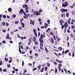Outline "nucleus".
<instances>
[{"instance_id":"obj_7","label":"nucleus","mask_w":75,"mask_h":75,"mask_svg":"<svg viewBox=\"0 0 75 75\" xmlns=\"http://www.w3.org/2000/svg\"><path fill=\"white\" fill-rule=\"evenodd\" d=\"M32 42V38H30L28 40V45H30V43Z\"/></svg>"},{"instance_id":"obj_29","label":"nucleus","mask_w":75,"mask_h":75,"mask_svg":"<svg viewBox=\"0 0 75 75\" xmlns=\"http://www.w3.org/2000/svg\"><path fill=\"white\" fill-rule=\"evenodd\" d=\"M15 24H17L18 23H19V21L18 20V21H16L15 22Z\"/></svg>"},{"instance_id":"obj_64","label":"nucleus","mask_w":75,"mask_h":75,"mask_svg":"<svg viewBox=\"0 0 75 75\" xmlns=\"http://www.w3.org/2000/svg\"><path fill=\"white\" fill-rule=\"evenodd\" d=\"M18 31V29H17L15 30H14V32H16V31Z\"/></svg>"},{"instance_id":"obj_62","label":"nucleus","mask_w":75,"mask_h":75,"mask_svg":"<svg viewBox=\"0 0 75 75\" xmlns=\"http://www.w3.org/2000/svg\"><path fill=\"white\" fill-rule=\"evenodd\" d=\"M71 32V31H69V29H68L67 30V33H70Z\"/></svg>"},{"instance_id":"obj_19","label":"nucleus","mask_w":75,"mask_h":75,"mask_svg":"<svg viewBox=\"0 0 75 75\" xmlns=\"http://www.w3.org/2000/svg\"><path fill=\"white\" fill-rule=\"evenodd\" d=\"M44 67H42V69L40 70V72H44Z\"/></svg>"},{"instance_id":"obj_43","label":"nucleus","mask_w":75,"mask_h":75,"mask_svg":"<svg viewBox=\"0 0 75 75\" xmlns=\"http://www.w3.org/2000/svg\"><path fill=\"white\" fill-rule=\"evenodd\" d=\"M47 65L48 67H50V63H47Z\"/></svg>"},{"instance_id":"obj_46","label":"nucleus","mask_w":75,"mask_h":75,"mask_svg":"<svg viewBox=\"0 0 75 75\" xmlns=\"http://www.w3.org/2000/svg\"><path fill=\"white\" fill-rule=\"evenodd\" d=\"M58 68L59 69H58V71H61V67H58Z\"/></svg>"},{"instance_id":"obj_14","label":"nucleus","mask_w":75,"mask_h":75,"mask_svg":"<svg viewBox=\"0 0 75 75\" xmlns=\"http://www.w3.org/2000/svg\"><path fill=\"white\" fill-rule=\"evenodd\" d=\"M6 39H9L10 38V37L9 36V34L7 33L6 36Z\"/></svg>"},{"instance_id":"obj_27","label":"nucleus","mask_w":75,"mask_h":75,"mask_svg":"<svg viewBox=\"0 0 75 75\" xmlns=\"http://www.w3.org/2000/svg\"><path fill=\"white\" fill-rule=\"evenodd\" d=\"M67 52H69V50H66L65 52V54H67Z\"/></svg>"},{"instance_id":"obj_59","label":"nucleus","mask_w":75,"mask_h":75,"mask_svg":"<svg viewBox=\"0 0 75 75\" xmlns=\"http://www.w3.org/2000/svg\"><path fill=\"white\" fill-rule=\"evenodd\" d=\"M41 28H45V25H44V26H41Z\"/></svg>"},{"instance_id":"obj_39","label":"nucleus","mask_w":75,"mask_h":75,"mask_svg":"<svg viewBox=\"0 0 75 75\" xmlns=\"http://www.w3.org/2000/svg\"><path fill=\"white\" fill-rule=\"evenodd\" d=\"M47 69V67H46L44 69L45 71H46Z\"/></svg>"},{"instance_id":"obj_44","label":"nucleus","mask_w":75,"mask_h":75,"mask_svg":"<svg viewBox=\"0 0 75 75\" xmlns=\"http://www.w3.org/2000/svg\"><path fill=\"white\" fill-rule=\"evenodd\" d=\"M6 26H8V25H9V23H6Z\"/></svg>"},{"instance_id":"obj_20","label":"nucleus","mask_w":75,"mask_h":75,"mask_svg":"<svg viewBox=\"0 0 75 75\" xmlns=\"http://www.w3.org/2000/svg\"><path fill=\"white\" fill-rule=\"evenodd\" d=\"M8 10L9 12H11V11H12V9H11V8H8Z\"/></svg>"},{"instance_id":"obj_3","label":"nucleus","mask_w":75,"mask_h":75,"mask_svg":"<svg viewBox=\"0 0 75 75\" xmlns=\"http://www.w3.org/2000/svg\"><path fill=\"white\" fill-rule=\"evenodd\" d=\"M59 22L61 24V25H62V28H61L62 29H63L64 28V25H62V23H64V21L62 19L61 20H59Z\"/></svg>"},{"instance_id":"obj_54","label":"nucleus","mask_w":75,"mask_h":75,"mask_svg":"<svg viewBox=\"0 0 75 75\" xmlns=\"http://www.w3.org/2000/svg\"><path fill=\"white\" fill-rule=\"evenodd\" d=\"M6 71H7V69H5L3 70V72H6Z\"/></svg>"},{"instance_id":"obj_49","label":"nucleus","mask_w":75,"mask_h":75,"mask_svg":"<svg viewBox=\"0 0 75 75\" xmlns=\"http://www.w3.org/2000/svg\"><path fill=\"white\" fill-rule=\"evenodd\" d=\"M1 17H2V15H0V21H1Z\"/></svg>"},{"instance_id":"obj_50","label":"nucleus","mask_w":75,"mask_h":75,"mask_svg":"<svg viewBox=\"0 0 75 75\" xmlns=\"http://www.w3.org/2000/svg\"><path fill=\"white\" fill-rule=\"evenodd\" d=\"M7 67H8V68H10V64H7Z\"/></svg>"},{"instance_id":"obj_48","label":"nucleus","mask_w":75,"mask_h":75,"mask_svg":"<svg viewBox=\"0 0 75 75\" xmlns=\"http://www.w3.org/2000/svg\"><path fill=\"white\" fill-rule=\"evenodd\" d=\"M2 42L3 43H4V44H6V41H5V40L2 41Z\"/></svg>"},{"instance_id":"obj_41","label":"nucleus","mask_w":75,"mask_h":75,"mask_svg":"<svg viewBox=\"0 0 75 75\" xmlns=\"http://www.w3.org/2000/svg\"><path fill=\"white\" fill-rule=\"evenodd\" d=\"M45 50L46 51L47 53H48V50H47V49L46 47L45 48Z\"/></svg>"},{"instance_id":"obj_8","label":"nucleus","mask_w":75,"mask_h":75,"mask_svg":"<svg viewBox=\"0 0 75 75\" xmlns=\"http://www.w3.org/2000/svg\"><path fill=\"white\" fill-rule=\"evenodd\" d=\"M19 13L20 14H22L23 13H25V12H24V10L23 9H21L20 11H19Z\"/></svg>"},{"instance_id":"obj_57","label":"nucleus","mask_w":75,"mask_h":75,"mask_svg":"<svg viewBox=\"0 0 75 75\" xmlns=\"http://www.w3.org/2000/svg\"><path fill=\"white\" fill-rule=\"evenodd\" d=\"M38 20L39 22H40V21H41V18H39Z\"/></svg>"},{"instance_id":"obj_16","label":"nucleus","mask_w":75,"mask_h":75,"mask_svg":"<svg viewBox=\"0 0 75 75\" xmlns=\"http://www.w3.org/2000/svg\"><path fill=\"white\" fill-rule=\"evenodd\" d=\"M62 10L63 11H64V12H67L68 11V10H67V9H64L63 8H62Z\"/></svg>"},{"instance_id":"obj_31","label":"nucleus","mask_w":75,"mask_h":75,"mask_svg":"<svg viewBox=\"0 0 75 75\" xmlns=\"http://www.w3.org/2000/svg\"><path fill=\"white\" fill-rule=\"evenodd\" d=\"M57 41H59V40H61V39H60V38H58V37H57Z\"/></svg>"},{"instance_id":"obj_25","label":"nucleus","mask_w":75,"mask_h":75,"mask_svg":"<svg viewBox=\"0 0 75 75\" xmlns=\"http://www.w3.org/2000/svg\"><path fill=\"white\" fill-rule=\"evenodd\" d=\"M12 17H13V18H16V15L15 14H13L12 16Z\"/></svg>"},{"instance_id":"obj_56","label":"nucleus","mask_w":75,"mask_h":75,"mask_svg":"<svg viewBox=\"0 0 75 75\" xmlns=\"http://www.w3.org/2000/svg\"><path fill=\"white\" fill-rule=\"evenodd\" d=\"M64 71L66 72V73L67 74V69H64Z\"/></svg>"},{"instance_id":"obj_30","label":"nucleus","mask_w":75,"mask_h":75,"mask_svg":"<svg viewBox=\"0 0 75 75\" xmlns=\"http://www.w3.org/2000/svg\"><path fill=\"white\" fill-rule=\"evenodd\" d=\"M70 35L71 37H73V36H74V35L73 34V33H71L70 34Z\"/></svg>"},{"instance_id":"obj_51","label":"nucleus","mask_w":75,"mask_h":75,"mask_svg":"<svg viewBox=\"0 0 75 75\" xmlns=\"http://www.w3.org/2000/svg\"><path fill=\"white\" fill-rule=\"evenodd\" d=\"M24 64V61H23L22 63V66H23Z\"/></svg>"},{"instance_id":"obj_10","label":"nucleus","mask_w":75,"mask_h":75,"mask_svg":"<svg viewBox=\"0 0 75 75\" xmlns=\"http://www.w3.org/2000/svg\"><path fill=\"white\" fill-rule=\"evenodd\" d=\"M19 51L20 54H24L25 53V52H21V48H20V47H19Z\"/></svg>"},{"instance_id":"obj_63","label":"nucleus","mask_w":75,"mask_h":75,"mask_svg":"<svg viewBox=\"0 0 75 75\" xmlns=\"http://www.w3.org/2000/svg\"><path fill=\"white\" fill-rule=\"evenodd\" d=\"M67 23L69 24H70V21H67Z\"/></svg>"},{"instance_id":"obj_35","label":"nucleus","mask_w":75,"mask_h":75,"mask_svg":"<svg viewBox=\"0 0 75 75\" xmlns=\"http://www.w3.org/2000/svg\"><path fill=\"white\" fill-rule=\"evenodd\" d=\"M3 17L4 18H6V15H3Z\"/></svg>"},{"instance_id":"obj_34","label":"nucleus","mask_w":75,"mask_h":75,"mask_svg":"<svg viewBox=\"0 0 75 75\" xmlns=\"http://www.w3.org/2000/svg\"><path fill=\"white\" fill-rule=\"evenodd\" d=\"M18 28L19 30H22V27L21 26V27L18 26Z\"/></svg>"},{"instance_id":"obj_52","label":"nucleus","mask_w":75,"mask_h":75,"mask_svg":"<svg viewBox=\"0 0 75 75\" xmlns=\"http://www.w3.org/2000/svg\"><path fill=\"white\" fill-rule=\"evenodd\" d=\"M29 52L30 54H32V52H33V50H30Z\"/></svg>"},{"instance_id":"obj_1","label":"nucleus","mask_w":75,"mask_h":75,"mask_svg":"<svg viewBox=\"0 0 75 75\" xmlns=\"http://www.w3.org/2000/svg\"><path fill=\"white\" fill-rule=\"evenodd\" d=\"M42 36H43L42 34H41L40 38L39 39V41L40 42V45H41V44L42 47H43V44H44V42L43 41V40H42V38H43V37Z\"/></svg>"},{"instance_id":"obj_37","label":"nucleus","mask_w":75,"mask_h":75,"mask_svg":"<svg viewBox=\"0 0 75 75\" xmlns=\"http://www.w3.org/2000/svg\"><path fill=\"white\" fill-rule=\"evenodd\" d=\"M3 64V62H2V61L1 60L0 61V65H1Z\"/></svg>"},{"instance_id":"obj_32","label":"nucleus","mask_w":75,"mask_h":75,"mask_svg":"<svg viewBox=\"0 0 75 75\" xmlns=\"http://www.w3.org/2000/svg\"><path fill=\"white\" fill-rule=\"evenodd\" d=\"M2 25L4 26H5L6 25V23H5V22H4L2 23Z\"/></svg>"},{"instance_id":"obj_36","label":"nucleus","mask_w":75,"mask_h":75,"mask_svg":"<svg viewBox=\"0 0 75 75\" xmlns=\"http://www.w3.org/2000/svg\"><path fill=\"white\" fill-rule=\"evenodd\" d=\"M47 22L49 24L50 23V21L49 20H47Z\"/></svg>"},{"instance_id":"obj_15","label":"nucleus","mask_w":75,"mask_h":75,"mask_svg":"<svg viewBox=\"0 0 75 75\" xmlns=\"http://www.w3.org/2000/svg\"><path fill=\"white\" fill-rule=\"evenodd\" d=\"M34 43L36 45H37L38 44V41H35Z\"/></svg>"},{"instance_id":"obj_58","label":"nucleus","mask_w":75,"mask_h":75,"mask_svg":"<svg viewBox=\"0 0 75 75\" xmlns=\"http://www.w3.org/2000/svg\"><path fill=\"white\" fill-rule=\"evenodd\" d=\"M11 62H12V60H10L8 61L9 63H11Z\"/></svg>"},{"instance_id":"obj_2","label":"nucleus","mask_w":75,"mask_h":75,"mask_svg":"<svg viewBox=\"0 0 75 75\" xmlns=\"http://www.w3.org/2000/svg\"><path fill=\"white\" fill-rule=\"evenodd\" d=\"M22 7L23 8H25V11L27 13H28V7L27 4H25L23 5Z\"/></svg>"},{"instance_id":"obj_9","label":"nucleus","mask_w":75,"mask_h":75,"mask_svg":"<svg viewBox=\"0 0 75 75\" xmlns=\"http://www.w3.org/2000/svg\"><path fill=\"white\" fill-rule=\"evenodd\" d=\"M33 31L34 32V33L35 34V36L36 37H37V32H36V30H35L34 29H33Z\"/></svg>"},{"instance_id":"obj_45","label":"nucleus","mask_w":75,"mask_h":75,"mask_svg":"<svg viewBox=\"0 0 75 75\" xmlns=\"http://www.w3.org/2000/svg\"><path fill=\"white\" fill-rule=\"evenodd\" d=\"M75 56V54H74V52H73L72 53V57H74Z\"/></svg>"},{"instance_id":"obj_12","label":"nucleus","mask_w":75,"mask_h":75,"mask_svg":"<svg viewBox=\"0 0 75 75\" xmlns=\"http://www.w3.org/2000/svg\"><path fill=\"white\" fill-rule=\"evenodd\" d=\"M30 24L31 25H34V21H32V20L30 19Z\"/></svg>"},{"instance_id":"obj_13","label":"nucleus","mask_w":75,"mask_h":75,"mask_svg":"<svg viewBox=\"0 0 75 75\" xmlns=\"http://www.w3.org/2000/svg\"><path fill=\"white\" fill-rule=\"evenodd\" d=\"M32 40L33 41H34V42L35 41L37 40V39H36V38H35V36H33V37L32 38Z\"/></svg>"},{"instance_id":"obj_4","label":"nucleus","mask_w":75,"mask_h":75,"mask_svg":"<svg viewBox=\"0 0 75 75\" xmlns=\"http://www.w3.org/2000/svg\"><path fill=\"white\" fill-rule=\"evenodd\" d=\"M64 24V33H66V31H67V28L68 27V23L67 22H65Z\"/></svg>"},{"instance_id":"obj_55","label":"nucleus","mask_w":75,"mask_h":75,"mask_svg":"<svg viewBox=\"0 0 75 75\" xmlns=\"http://www.w3.org/2000/svg\"><path fill=\"white\" fill-rule=\"evenodd\" d=\"M23 21V18H22V19H20V22H22Z\"/></svg>"},{"instance_id":"obj_26","label":"nucleus","mask_w":75,"mask_h":75,"mask_svg":"<svg viewBox=\"0 0 75 75\" xmlns=\"http://www.w3.org/2000/svg\"><path fill=\"white\" fill-rule=\"evenodd\" d=\"M5 61H6V62H7L8 61V58H5Z\"/></svg>"},{"instance_id":"obj_60","label":"nucleus","mask_w":75,"mask_h":75,"mask_svg":"<svg viewBox=\"0 0 75 75\" xmlns=\"http://www.w3.org/2000/svg\"><path fill=\"white\" fill-rule=\"evenodd\" d=\"M37 69L36 68H35L34 69H33V71H35V70H36Z\"/></svg>"},{"instance_id":"obj_33","label":"nucleus","mask_w":75,"mask_h":75,"mask_svg":"<svg viewBox=\"0 0 75 75\" xmlns=\"http://www.w3.org/2000/svg\"><path fill=\"white\" fill-rule=\"evenodd\" d=\"M58 48L59 50H62V48L61 47H59Z\"/></svg>"},{"instance_id":"obj_61","label":"nucleus","mask_w":75,"mask_h":75,"mask_svg":"<svg viewBox=\"0 0 75 75\" xmlns=\"http://www.w3.org/2000/svg\"><path fill=\"white\" fill-rule=\"evenodd\" d=\"M3 32H4V33H6V30H4V29H3L2 30Z\"/></svg>"},{"instance_id":"obj_42","label":"nucleus","mask_w":75,"mask_h":75,"mask_svg":"<svg viewBox=\"0 0 75 75\" xmlns=\"http://www.w3.org/2000/svg\"><path fill=\"white\" fill-rule=\"evenodd\" d=\"M71 28L72 29L75 28V26H74V25H73L72 26H71Z\"/></svg>"},{"instance_id":"obj_40","label":"nucleus","mask_w":75,"mask_h":75,"mask_svg":"<svg viewBox=\"0 0 75 75\" xmlns=\"http://www.w3.org/2000/svg\"><path fill=\"white\" fill-rule=\"evenodd\" d=\"M57 62H59V63H60L61 64V62L59 60H58L57 59Z\"/></svg>"},{"instance_id":"obj_11","label":"nucleus","mask_w":75,"mask_h":75,"mask_svg":"<svg viewBox=\"0 0 75 75\" xmlns=\"http://www.w3.org/2000/svg\"><path fill=\"white\" fill-rule=\"evenodd\" d=\"M50 42H51V43H54V39L51 38L50 39Z\"/></svg>"},{"instance_id":"obj_24","label":"nucleus","mask_w":75,"mask_h":75,"mask_svg":"<svg viewBox=\"0 0 75 75\" xmlns=\"http://www.w3.org/2000/svg\"><path fill=\"white\" fill-rule=\"evenodd\" d=\"M62 67V64H59L58 67V68H61Z\"/></svg>"},{"instance_id":"obj_47","label":"nucleus","mask_w":75,"mask_h":75,"mask_svg":"<svg viewBox=\"0 0 75 75\" xmlns=\"http://www.w3.org/2000/svg\"><path fill=\"white\" fill-rule=\"evenodd\" d=\"M40 32H39L38 33V37H40Z\"/></svg>"},{"instance_id":"obj_5","label":"nucleus","mask_w":75,"mask_h":75,"mask_svg":"<svg viewBox=\"0 0 75 75\" xmlns=\"http://www.w3.org/2000/svg\"><path fill=\"white\" fill-rule=\"evenodd\" d=\"M23 14L25 15V16H23L24 18H28V17L30 16V14L29 13L27 14L25 12H23Z\"/></svg>"},{"instance_id":"obj_28","label":"nucleus","mask_w":75,"mask_h":75,"mask_svg":"<svg viewBox=\"0 0 75 75\" xmlns=\"http://www.w3.org/2000/svg\"><path fill=\"white\" fill-rule=\"evenodd\" d=\"M21 38L22 40H23V39H26V37H21Z\"/></svg>"},{"instance_id":"obj_6","label":"nucleus","mask_w":75,"mask_h":75,"mask_svg":"<svg viewBox=\"0 0 75 75\" xmlns=\"http://www.w3.org/2000/svg\"><path fill=\"white\" fill-rule=\"evenodd\" d=\"M68 6V3L67 1L65 2L64 4L63 3L62 4V6L63 7H66Z\"/></svg>"},{"instance_id":"obj_38","label":"nucleus","mask_w":75,"mask_h":75,"mask_svg":"<svg viewBox=\"0 0 75 75\" xmlns=\"http://www.w3.org/2000/svg\"><path fill=\"white\" fill-rule=\"evenodd\" d=\"M39 13H41L42 12V9H39Z\"/></svg>"},{"instance_id":"obj_18","label":"nucleus","mask_w":75,"mask_h":75,"mask_svg":"<svg viewBox=\"0 0 75 75\" xmlns=\"http://www.w3.org/2000/svg\"><path fill=\"white\" fill-rule=\"evenodd\" d=\"M21 24L22 27L23 28H24V27H25L24 24V23H22V22H21Z\"/></svg>"},{"instance_id":"obj_23","label":"nucleus","mask_w":75,"mask_h":75,"mask_svg":"<svg viewBox=\"0 0 75 75\" xmlns=\"http://www.w3.org/2000/svg\"><path fill=\"white\" fill-rule=\"evenodd\" d=\"M69 13L68 12H67L66 13V16L67 17H69Z\"/></svg>"},{"instance_id":"obj_17","label":"nucleus","mask_w":75,"mask_h":75,"mask_svg":"<svg viewBox=\"0 0 75 75\" xmlns=\"http://www.w3.org/2000/svg\"><path fill=\"white\" fill-rule=\"evenodd\" d=\"M35 14V15H37V16H38V15H39V14L38 13V12L37 11H36L35 12H34Z\"/></svg>"},{"instance_id":"obj_21","label":"nucleus","mask_w":75,"mask_h":75,"mask_svg":"<svg viewBox=\"0 0 75 75\" xmlns=\"http://www.w3.org/2000/svg\"><path fill=\"white\" fill-rule=\"evenodd\" d=\"M41 65L39 64L38 66H37L38 68V69L39 70H40V69L41 68Z\"/></svg>"},{"instance_id":"obj_53","label":"nucleus","mask_w":75,"mask_h":75,"mask_svg":"<svg viewBox=\"0 0 75 75\" xmlns=\"http://www.w3.org/2000/svg\"><path fill=\"white\" fill-rule=\"evenodd\" d=\"M35 56H36V57H38V54L35 53Z\"/></svg>"},{"instance_id":"obj_22","label":"nucleus","mask_w":75,"mask_h":75,"mask_svg":"<svg viewBox=\"0 0 75 75\" xmlns=\"http://www.w3.org/2000/svg\"><path fill=\"white\" fill-rule=\"evenodd\" d=\"M45 28H47V27H48V24L47 23H45Z\"/></svg>"}]
</instances>
